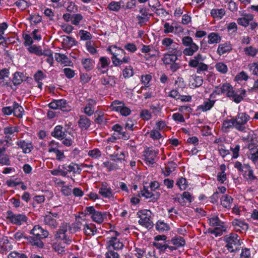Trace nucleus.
Instances as JSON below:
<instances>
[{
  "mask_svg": "<svg viewBox=\"0 0 258 258\" xmlns=\"http://www.w3.org/2000/svg\"><path fill=\"white\" fill-rule=\"evenodd\" d=\"M150 134V137L153 140H158L163 137L162 135L157 130H153L150 133H147Z\"/></svg>",
  "mask_w": 258,
  "mask_h": 258,
  "instance_id": "nucleus-58",
  "label": "nucleus"
},
{
  "mask_svg": "<svg viewBox=\"0 0 258 258\" xmlns=\"http://www.w3.org/2000/svg\"><path fill=\"white\" fill-rule=\"evenodd\" d=\"M7 219L14 225L20 226L26 224L29 220L28 218L24 214H14L11 211L7 212Z\"/></svg>",
  "mask_w": 258,
  "mask_h": 258,
  "instance_id": "nucleus-8",
  "label": "nucleus"
},
{
  "mask_svg": "<svg viewBox=\"0 0 258 258\" xmlns=\"http://www.w3.org/2000/svg\"><path fill=\"white\" fill-rule=\"evenodd\" d=\"M232 223L233 225L238 226L244 230H247L248 228V224L242 221L235 219Z\"/></svg>",
  "mask_w": 258,
  "mask_h": 258,
  "instance_id": "nucleus-60",
  "label": "nucleus"
},
{
  "mask_svg": "<svg viewBox=\"0 0 258 258\" xmlns=\"http://www.w3.org/2000/svg\"><path fill=\"white\" fill-rule=\"evenodd\" d=\"M77 227L79 229H81V225L83 226V231L85 234L87 236H93L97 232V228L93 223H87L86 222L82 224L80 222H78L76 223Z\"/></svg>",
  "mask_w": 258,
  "mask_h": 258,
  "instance_id": "nucleus-12",
  "label": "nucleus"
},
{
  "mask_svg": "<svg viewBox=\"0 0 258 258\" xmlns=\"http://www.w3.org/2000/svg\"><path fill=\"white\" fill-rule=\"evenodd\" d=\"M110 64L109 60L106 57L102 56L99 58V63L97 67V69L99 72V74H102L106 73L108 71L107 67Z\"/></svg>",
  "mask_w": 258,
  "mask_h": 258,
  "instance_id": "nucleus-21",
  "label": "nucleus"
},
{
  "mask_svg": "<svg viewBox=\"0 0 258 258\" xmlns=\"http://www.w3.org/2000/svg\"><path fill=\"white\" fill-rule=\"evenodd\" d=\"M156 230L160 233L168 231L170 229L169 226L163 221H158L155 225Z\"/></svg>",
  "mask_w": 258,
  "mask_h": 258,
  "instance_id": "nucleus-40",
  "label": "nucleus"
},
{
  "mask_svg": "<svg viewBox=\"0 0 258 258\" xmlns=\"http://www.w3.org/2000/svg\"><path fill=\"white\" fill-rule=\"evenodd\" d=\"M118 233L115 232V235H118ZM108 247L112 246L114 249L119 250L121 249L123 247V244L120 240L117 238L116 236H113L110 238V240L107 242Z\"/></svg>",
  "mask_w": 258,
  "mask_h": 258,
  "instance_id": "nucleus-22",
  "label": "nucleus"
},
{
  "mask_svg": "<svg viewBox=\"0 0 258 258\" xmlns=\"http://www.w3.org/2000/svg\"><path fill=\"white\" fill-rule=\"evenodd\" d=\"M87 103L84 108V112L89 116H92L95 111L94 107L96 104L95 100L89 99L87 100Z\"/></svg>",
  "mask_w": 258,
  "mask_h": 258,
  "instance_id": "nucleus-23",
  "label": "nucleus"
},
{
  "mask_svg": "<svg viewBox=\"0 0 258 258\" xmlns=\"http://www.w3.org/2000/svg\"><path fill=\"white\" fill-rule=\"evenodd\" d=\"M244 167L246 171L244 174V177L247 180H253L256 179V177L253 174V171L248 164H244Z\"/></svg>",
  "mask_w": 258,
  "mask_h": 258,
  "instance_id": "nucleus-37",
  "label": "nucleus"
},
{
  "mask_svg": "<svg viewBox=\"0 0 258 258\" xmlns=\"http://www.w3.org/2000/svg\"><path fill=\"white\" fill-rule=\"evenodd\" d=\"M53 248L58 253L62 254L65 252V247L61 243H55L53 244Z\"/></svg>",
  "mask_w": 258,
  "mask_h": 258,
  "instance_id": "nucleus-59",
  "label": "nucleus"
},
{
  "mask_svg": "<svg viewBox=\"0 0 258 258\" xmlns=\"http://www.w3.org/2000/svg\"><path fill=\"white\" fill-rule=\"evenodd\" d=\"M248 149H249L248 157L255 163L258 160V145L254 143V141H252L248 144Z\"/></svg>",
  "mask_w": 258,
  "mask_h": 258,
  "instance_id": "nucleus-15",
  "label": "nucleus"
},
{
  "mask_svg": "<svg viewBox=\"0 0 258 258\" xmlns=\"http://www.w3.org/2000/svg\"><path fill=\"white\" fill-rule=\"evenodd\" d=\"M108 8L111 11L117 12L120 9V3L114 2V1L111 2L108 5Z\"/></svg>",
  "mask_w": 258,
  "mask_h": 258,
  "instance_id": "nucleus-57",
  "label": "nucleus"
},
{
  "mask_svg": "<svg viewBox=\"0 0 258 258\" xmlns=\"http://www.w3.org/2000/svg\"><path fill=\"white\" fill-rule=\"evenodd\" d=\"M81 63L85 70L88 72L93 68L94 61L90 58H82Z\"/></svg>",
  "mask_w": 258,
  "mask_h": 258,
  "instance_id": "nucleus-39",
  "label": "nucleus"
},
{
  "mask_svg": "<svg viewBox=\"0 0 258 258\" xmlns=\"http://www.w3.org/2000/svg\"><path fill=\"white\" fill-rule=\"evenodd\" d=\"M68 229L67 223L61 224L56 232L55 238L58 240H63L65 244L70 245L72 242V239L68 234Z\"/></svg>",
  "mask_w": 258,
  "mask_h": 258,
  "instance_id": "nucleus-11",
  "label": "nucleus"
},
{
  "mask_svg": "<svg viewBox=\"0 0 258 258\" xmlns=\"http://www.w3.org/2000/svg\"><path fill=\"white\" fill-rule=\"evenodd\" d=\"M232 50V46L229 42L219 44L217 49V53L220 55L230 52Z\"/></svg>",
  "mask_w": 258,
  "mask_h": 258,
  "instance_id": "nucleus-29",
  "label": "nucleus"
},
{
  "mask_svg": "<svg viewBox=\"0 0 258 258\" xmlns=\"http://www.w3.org/2000/svg\"><path fill=\"white\" fill-rule=\"evenodd\" d=\"M235 128L240 132H245L246 130L245 124L250 119V116L246 113H239L235 117H233Z\"/></svg>",
  "mask_w": 258,
  "mask_h": 258,
  "instance_id": "nucleus-10",
  "label": "nucleus"
},
{
  "mask_svg": "<svg viewBox=\"0 0 258 258\" xmlns=\"http://www.w3.org/2000/svg\"><path fill=\"white\" fill-rule=\"evenodd\" d=\"M17 145L22 149L23 152L25 154L29 153L33 148V146L31 143H27L24 140L18 141Z\"/></svg>",
  "mask_w": 258,
  "mask_h": 258,
  "instance_id": "nucleus-30",
  "label": "nucleus"
},
{
  "mask_svg": "<svg viewBox=\"0 0 258 258\" xmlns=\"http://www.w3.org/2000/svg\"><path fill=\"white\" fill-rule=\"evenodd\" d=\"M241 17L239 18L237 20L238 24L246 27L249 25V23L252 21L253 19V16L250 14H247L244 12L241 14Z\"/></svg>",
  "mask_w": 258,
  "mask_h": 258,
  "instance_id": "nucleus-19",
  "label": "nucleus"
},
{
  "mask_svg": "<svg viewBox=\"0 0 258 258\" xmlns=\"http://www.w3.org/2000/svg\"><path fill=\"white\" fill-rule=\"evenodd\" d=\"M62 38V44L64 47H71L77 44V41L71 37L64 35Z\"/></svg>",
  "mask_w": 258,
  "mask_h": 258,
  "instance_id": "nucleus-32",
  "label": "nucleus"
},
{
  "mask_svg": "<svg viewBox=\"0 0 258 258\" xmlns=\"http://www.w3.org/2000/svg\"><path fill=\"white\" fill-rule=\"evenodd\" d=\"M63 127L62 126L58 125H56L52 132H51V135L58 139L62 140L65 138L66 135L65 132L63 131Z\"/></svg>",
  "mask_w": 258,
  "mask_h": 258,
  "instance_id": "nucleus-26",
  "label": "nucleus"
},
{
  "mask_svg": "<svg viewBox=\"0 0 258 258\" xmlns=\"http://www.w3.org/2000/svg\"><path fill=\"white\" fill-rule=\"evenodd\" d=\"M135 255L138 258H147L146 255V251L144 248H136Z\"/></svg>",
  "mask_w": 258,
  "mask_h": 258,
  "instance_id": "nucleus-63",
  "label": "nucleus"
},
{
  "mask_svg": "<svg viewBox=\"0 0 258 258\" xmlns=\"http://www.w3.org/2000/svg\"><path fill=\"white\" fill-rule=\"evenodd\" d=\"M161 43L169 51L170 49H176L175 46L177 45V44L170 38L166 37L164 38L162 40Z\"/></svg>",
  "mask_w": 258,
  "mask_h": 258,
  "instance_id": "nucleus-28",
  "label": "nucleus"
},
{
  "mask_svg": "<svg viewBox=\"0 0 258 258\" xmlns=\"http://www.w3.org/2000/svg\"><path fill=\"white\" fill-rule=\"evenodd\" d=\"M210 226L215 228L210 230V232L216 236L221 235L226 230L224 222H222L217 216H214L209 219Z\"/></svg>",
  "mask_w": 258,
  "mask_h": 258,
  "instance_id": "nucleus-7",
  "label": "nucleus"
},
{
  "mask_svg": "<svg viewBox=\"0 0 258 258\" xmlns=\"http://www.w3.org/2000/svg\"><path fill=\"white\" fill-rule=\"evenodd\" d=\"M8 258H28L27 256L23 253H20L15 251H12L8 256Z\"/></svg>",
  "mask_w": 258,
  "mask_h": 258,
  "instance_id": "nucleus-61",
  "label": "nucleus"
},
{
  "mask_svg": "<svg viewBox=\"0 0 258 258\" xmlns=\"http://www.w3.org/2000/svg\"><path fill=\"white\" fill-rule=\"evenodd\" d=\"M244 51L246 55L254 57L258 52V49L250 46L244 48Z\"/></svg>",
  "mask_w": 258,
  "mask_h": 258,
  "instance_id": "nucleus-45",
  "label": "nucleus"
},
{
  "mask_svg": "<svg viewBox=\"0 0 258 258\" xmlns=\"http://www.w3.org/2000/svg\"><path fill=\"white\" fill-rule=\"evenodd\" d=\"M105 255L106 258H119V254L111 249L108 250V251L106 252Z\"/></svg>",
  "mask_w": 258,
  "mask_h": 258,
  "instance_id": "nucleus-64",
  "label": "nucleus"
},
{
  "mask_svg": "<svg viewBox=\"0 0 258 258\" xmlns=\"http://www.w3.org/2000/svg\"><path fill=\"white\" fill-rule=\"evenodd\" d=\"M79 35L82 40H88L92 38L91 33L83 30H80Z\"/></svg>",
  "mask_w": 258,
  "mask_h": 258,
  "instance_id": "nucleus-53",
  "label": "nucleus"
},
{
  "mask_svg": "<svg viewBox=\"0 0 258 258\" xmlns=\"http://www.w3.org/2000/svg\"><path fill=\"white\" fill-rule=\"evenodd\" d=\"M235 123L233 117L230 119H226L223 121L222 123V129L223 131L226 132L227 130L234 127H235Z\"/></svg>",
  "mask_w": 258,
  "mask_h": 258,
  "instance_id": "nucleus-42",
  "label": "nucleus"
},
{
  "mask_svg": "<svg viewBox=\"0 0 258 258\" xmlns=\"http://www.w3.org/2000/svg\"><path fill=\"white\" fill-rule=\"evenodd\" d=\"M248 67L253 75L258 76V62L250 63Z\"/></svg>",
  "mask_w": 258,
  "mask_h": 258,
  "instance_id": "nucleus-52",
  "label": "nucleus"
},
{
  "mask_svg": "<svg viewBox=\"0 0 258 258\" xmlns=\"http://www.w3.org/2000/svg\"><path fill=\"white\" fill-rule=\"evenodd\" d=\"M13 110L14 115L19 118L23 116L24 112L23 108L20 106L17 102H14L13 105Z\"/></svg>",
  "mask_w": 258,
  "mask_h": 258,
  "instance_id": "nucleus-33",
  "label": "nucleus"
},
{
  "mask_svg": "<svg viewBox=\"0 0 258 258\" xmlns=\"http://www.w3.org/2000/svg\"><path fill=\"white\" fill-rule=\"evenodd\" d=\"M30 234L32 236H28L26 237L27 241L31 245L38 248H42L44 246V243L42 240L47 238L49 235L48 231L42 228L39 225L34 226L31 230Z\"/></svg>",
  "mask_w": 258,
  "mask_h": 258,
  "instance_id": "nucleus-1",
  "label": "nucleus"
},
{
  "mask_svg": "<svg viewBox=\"0 0 258 258\" xmlns=\"http://www.w3.org/2000/svg\"><path fill=\"white\" fill-rule=\"evenodd\" d=\"M215 67L216 70L222 74H225L228 72L227 66L223 62H218Z\"/></svg>",
  "mask_w": 258,
  "mask_h": 258,
  "instance_id": "nucleus-46",
  "label": "nucleus"
},
{
  "mask_svg": "<svg viewBox=\"0 0 258 258\" xmlns=\"http://www.w3.org/2000/svg\"><path fill=\"white\" fill-rule=\"evenodd\" d=\"M9 70L6 68L0 70V85L11 87L9 78Z\"/></svg>",
  "mask_w": 258,
  "mask_h": 258,
  "instance_id": "nucleus-18",
  "label": "nucleus"
},
{
  "mask_svg": "<svg viewBox=\"0 0 258 258\" xmlns=\"http://www.w3.org/2000/svg\"><path fill=\"white\" fill-rule=\"evenodd\" d=\"M140 218L138 222L140 225L150 229L153 227L154 224L151 219L152 213L147 210H142L138 211L137 214Z\"/></svg>",
  "mask_w": 258,
  "mask_h": 258,
  "instance_id": "nucleus-6",
  "label": "nucleus"
},
{
  "mask_svg": "<svg viewBox=\"0 0 258 258\" xmlns=\"http://www.w3.org/2000/svg\"><path fill=\"white\" fill-rule=\"evenodd\" d=\"M124 104L122 101L116 100L111 103L110 108L113 111L119 112Z\"/></svg>",
  "mask_w": 258,
  "mask_h": 258,
  "instance_id": "nucleus-44",
  "label": "nucleus"
},
{
  "mask_svg": "<svg viewBox=\"0 0 258 258\" xmlns=\"http://www.w3.org/2000/svg\"><path fill=\"white\" fill-rule=\"evenodd\" d=\"M131 58L129 56H124L122 59L115 57L112 58V63L115 67H119L122 63H127L130 62Z\"/></svg>",
  "mask_w": 258,
  "mask_h": 258,
  "instance_id": "nucleus-36",
  "label": "nucleus"
},
{
  "mask_svg": "<svg viewBox=\"0 0 258 258\" xmlns=\"http://www.w3.org/2000/svg\"><path fill=\"white\" fill-rule=\"evenodd\" d=\"M163 28L165 34H177L183 31V29L180 25L173 23L170 24L169 23L166 22L163 25Z\"/></svg>",
  "mask_w": 258,
  "mask_h": 258,
  "instance_id": "nucleus-13",
  "label": "nucleus"
},
{
  "mask_svg": "<svg viewBox=\"0 0 258 258\" xmlns=\"http://www.w3.org/2000/svg\"><path fill=\"white\" fill-rule=\"evenodd\" d=\"M215 92L217 94L226 93L227 97H230L233 94V89L229 83H225L221 86L216 87Z\"/></svg>",
  "mask_w": 258,
  "mask_h": 258,
  "instance_id": "nucleus-14",
  "label": "nucleus"
},
{
  "mask_svg": "<svg viewBox=\"0 0 258 258\" xmlns=\"http://www.w3.org/2000/svg\"><path fill=\"white\" fill-rule=\"evenodd\" d=\"M161 60L172 72H176L181 67L180 63L178 62V61H179L178 56L174 53L164 54Z\"/></svg>",
  "mask_w": 258,
  "mask_h": 258,
  "instance_id": "nucleus-2",
  "label": "nucleus"
},
{
  "mask_svg": "<svg viewBox=\"0 0 258 258\" xmlns=\"http://www.w3.org/2000/svg\"><path fill=\"white\" fill-rule=\"evenodd\" d=\"M134 75V71L133 67L130 66L125 68L122 71V75L125 78H128Z\"/></svg>",
  "mask_w": 258,
  "mask_h": 258,
  "instance_id": "nucleus-54",
  "label": "nucleus"
},
{
  "mask_svg": "<svg viewBox=\"0 0 258 258\" xmlns=\"http://www.w3.org/2000/svg\"><path fill=\"white\" fill-rule=\"evenodd\" d=\"M83 19V16L80 14L73 15L71 23L75 26L79 25L80 22Z\"/></svg>",
  "mask_w": 258,
  "mask_h": 258,
  "instance_id": "nucleus-51",
  "label": "nucleus"
},
{
  "mask_svg": "<svg viewBox=\"0 0 258 258\" xmlns=\"http://www.w3.org/2000/svg\"><path fill=\"white\" fill-rule=\"evenodd\" d=\"M182 45L185 47L183 53L186 56H192L199 50V46L194 42L192 38L189 36H184L181 39Z\"/></svg>",
  "mask_w": 258,
  "mask_h": 258,
  "instance_id": "nucleus-4",
  "label": "nucleus"
},
{
  "mask_svg": "<svg viewBox=\"0 0 258 258\" xmlns=\"http://www.w3.org/2000/svg\"><path fill=\"white\" fill-rule=\"evenodd\" d=\"M145 159L146 163L153 165L155 163V159L158 154V150H154L152 148H148L145 151Z\"/></svg>",
  "mask_w": 258,
  "mask_h": 258,
  "instance_id": "nucleus-16",
  "label": "nucleus"
},
{
  "mask_svg": "<svg viewBox=\"0 0 258 258\" xmlns=\"http://www.w3.org/2000/svg\"><path fill=\"white\" fill-rule=\"evenodd\" d=\"M57 103L58 104V109H59L62 111H67L68 110V104L66 100H57Z\"/></svg>",
  "mask_w": 258,
  "mask_h": 258,
  "instance_id": "nucleus-62",
  "label": "nucleus"
},
{
  "mask_svg": "<svg viewBox=\"0 0 258 258\" xmlns=\"http://www.w3.org/2000/svg\"><path fill=\"white\" fill-rule=\"evenodd\" d=\"M59 148V144L53 140L50 142L48 144V152L55 153L57 151Z\"/></svg>",
  "mask_w": 258,
  "mask_h": 258,
  "instance_id": "nucleus-47",
  "label": "nucleus"
},
{
  "mask_svg": "<svg viewBox=\"0 0 258 258\" xmlns=\"http://www.w3.org/2000/svg\"><path fill=\"white\" fill-rule=\"evenodd\" d=\"M99 194L104 198H110L113 196L112 190L106 182L101 183Z\"/></svg>",
  "mask_w": 258,
  "mask_h": 258,
  "instance_id": "nucleus-20",
  "label": "nucleus"
},
{
  "mask_svg": "<svg viewBox=\"0 0 258 258\" xmlns=\"http://www.w3.org/2000/svg\"><path fill=\"white\" fill-rule=\"evenodd\" d=\"M43 222L45 225L51 229H56L58 225L56 220L50 215L44 216Z\"/></svg>",
  "mask_w": 258,
  "mask_h": 258,
  "instance_id": "nucleus-25",
  "label": "nucleus"
},
{
  "mask_svg": "<svg viewBox=\"0 0 258 258\" xmlns=\"http://www.w3.org/2000/svg\"><path fill=\"white\" fill-rule=\"evenodd\" d=\"M55 58L57 62H60L66 66H73L72 62L65 54H61L60 53H56L55 55Z\"/></svg>",
  "mask_w": 258,
  "mask_h": 258,
  "instance_id": "nucleus-27",
  "label": "nucleus"
},
{
  "mask_svg": "<svg viewBox=\"0 0 258 258\" xmlns=\"http://www.w3.org/2000/svg\"><path fill=\"white\" fill-rule=\"evenodd\" d=\"M224 241L226 243L225 247L230 252H235L239 249L240 245V239L237 234L230 233L224 237Z\"/></svg>",
  "mask_w": 258,
  "mask_h": 258,
  "instance_id": "nucleus-5",
  "label": "nucleus"
},
{
  "mask_svg": "<svg viewBox=\"0 0 258 258\" xmlns=\"http://www.w3.org/2000/svg\"><path fill=\"white\" fill-rule=\"evenodd\" d=\"M18 132V127L17 126H8L5 127L4 129V133L5 135V141L7 143L11 145L12 139L14 136V134Z\"/></svg>",
  "mask_w": 258,
  "mask_h": 258,
  "instance_id": "nucleus-17",
  "label": "nucleus"
},
{
  "mask_svg": "<svg viewBox=\"0 0 258 258\" xmlns=\"http://www.w3.org/2000/svg\"><path fill=\"white\" fill-rule=\"evenodd\" d=\"M240 148L239 145H235L230 147V149L232 152V158L236 159L239 157Z\"/></svg>",
  "mask_w": 258,
  "mask_h": 258,
  "instance_id": "nucleus-55",
  "label": "nucleus"
},
{
  "mask_svg": "<svg viewBox=\"0 0 258 258\" xmlns=\"http://www.w3.org/2000/svg\"><path fill=\"white\" fill-rule=\"evenodd\" d=\"M206 57L201 53H198L188 61V66L191 68H197V73H201L202 71L208 70V66L203 61L206 59Z\"/></svg>",
  "mask_w": 258,
  "mask_h": 258,
  "instance_id": "nucleus-3",
  "label": "nucleus"
},
{
  "mask_svg": "<svg viewBox=\"0 0 258 258\" xmlns=\"http://www.w3.org/2000/svg\"><path fill=\"white\" fill-rule=\"evenodd\" d=\"M208 43L209 44H217L221 41V37L217 33L212 32L208 35Z\"/></svg>",
  "mask_w": 258,
  "mask_h": 258,
  "instance_id": "nucleus-34",
  "label": "nucleus"
},
{
  "mask_svg": "<svg viewBox=\"0 0 258 258\" xmlns=\"http://www.w3.org/2000/svg\"><path fill=\"white\" fill-rule=\"evenodd\" d=\"M172 243L177 248L183 246L185 244L184 238L179 236H175L171 239Z\"/></svg>",
  "mask_w": 258,
  "mask_h": 258,
  "instance_id": "nucleus-41",
  "label": "nucleus"
},
{
  "mask_svg": "<svg viewBox=\"0 0 258 258\" xmlns=\"http://www.w3.org/2000/svg\"><path fill=\"white\" fill-rule=\"evenodd\" d=\"M19 9L24 10L28 7L29 5L25 0H18L14 4Z\"/></svg>",
  "mask_w": 258,
  "mask_h": 258,
  "instance_id": "nucleus-56",
  "label": "nucleus"
},
{
  "mask_svg": "<svg viewBox=\"0 0 258 258\" xmlns=\"http://www.w3.org/2000/svg\"><path fill=\"white\" fill-rule=\"evenodd\" d=\"M28 50L31 53H34L38 56L42 55V48L40 46L31 45L28 48Z\"/></svg>",
  "mask_w": 258,
  "mask_h": 258,
  "instance_id": "nucleus-43",
  "label": "nucleus"
},
{
  "mask_svg": "<svg viewBox=\"0 0 258 258\" xmlns=\"http://www.w3.org/2000/svg\"><path fill=\"white\" fill-rule=\"evenodd\" d=\"M61 167L64 170H66V171H68V173L73 172L74 174H76L79 170H80L79 165L73 162H72L69 165H62Z\"/></svg>",
  "mask_w": 258,
  "mask_h": 258,
  "instance_id": "nucleus-31",
  "label": "nucleus"
},
{
  "mask_svg": "<svg viewBox=\"0 0 258 258\" xmlns=\"http://www.w3.org/2000/svg\"><path fill=\"white\" fill-rule=\"evenodd\" d=\"M233 199L232 197L228 195L222 196L221 198V205L226 208H230L231 207Z\"/></svg>",
  "mask_w": 258,
  "mask_h": 258,
  "instance_id": "nucleus-35",
  "label": "nucleus"
},
{
  "mask_svg": "<svg viewBox=\"0 0 258 258\" xmlns=\"http://www.w3.org/2000/svg\"><path fill=\"white\" fill-rule=\"evenodd\" d=\"M215 102L214 100H208L207 101L205 102L204 104L200 107V108L203 111H208L213 106Z\"/></svg>",
  "mask_w": 258,
  "mask_h": 258,
  "instance_id": "nucleus-48",
  "label": "nucleus"
},
{
  "mask_svg": "<svg viewBox=\"0 0 258 258\" xmlns=\"http://www.w3.org/2000/svg\"><path fill=\"white\" fill-rule=\"evenodd\" d=\"M78 124L81 130H86L91 125V120L85 115H82L80 116Z\"/></svg>",
  "mask_w": 258,
  "mask_h": 258,
  "instance_id": "nucleus-24",
  "label": "nucleus"
},
{
  "mask_svg": "<svg viewBox=\"0 0 258 258\" xmlns=\"http://www.w3.org/2000/svg\"><path fill=\"white\" fill-rule=\"evenodd\" d=\"M249 77L248 74L244 71H241L238 73L235 77V80L239 82L242 81H247L249 79Z\"/></svg>",
  "mask_w": 258,
  "mask_h": 258,
  "instance_id": "nucleus-50",
  "label": "nucleus"
},
{
  "mask_svg": "<svg viewBox=\"0 0 258 258\" xmlns=\"http://www.w3.org/2000/svg\"><path fill=\"white\" fill-rule=\"evenodd\" d=\"M211 15L214 19H221L225 15V11L223 9H213L211 11Z\"/></svg>",
  "mask_w": 258,
  "mask_h": 258,
  "instance_id": "nucleus-38",
  "label": "nucleus"
},
{
  "mask_svg": "<svg viewBox=\"0 0 258 258\" xmlns=\"http://www.w3.org/2000/svg\"><path fill=\"white\" fill-rule=\"evenodd\" d=\"M176 184L181 190H185L188 186L186 179L183 177L179 178L176 181Z\"/></svg>",
  "mask_w": 258,
  "mask_h": 258,
  "instance_id": "nucleus-49",
  "label": "nucleus"
},
{
  "mask_svg": "<svg viewBox=\"0 0 258 258\" xmlns=\"http://www.w3.org/2000/svg\"><path fill=\"white\" fill-rule=\"evenodd\" d=\"M85 215H91V218L93 221L98 223H102L106 216L105 213L96 211L93 206L87 207L84 211Z\"/></svg>",
  "mask_w": 258,
  "mask_h": 258,
  "instance_id": "nucleus-9",
  "label": "nucleus"
}]
</instances>
